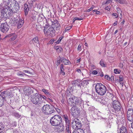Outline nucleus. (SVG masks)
Masks as SVG:
<instances>
[{
    "label": "nucleus",
    "instance_id": "obj_26",
    "mask_svg": "<svg viewBox=\"0 0 133 133\" xmlns=\"http://www.w3.org/2000/svg\"><path fill=\"white\" fill-rule=\"evenodd\" d=\"M38 15L35 14H32L31 16V19L32 21H35L37 18Z\"/></svg>",
    "mask_w": 133,
    "mask_h": 133
},
{
    "label": "nucleus",
    "instance_id": "obj_23",
    "mask_svg": "<svg viewBox=\"0 0 133 133\" xmlns=\"http://www.w3.org/2000/svg\"><path fill=\"white\" fill-rule=\"evenodd\" d=\"M64 120L66 123V125H69L70 122L68 120V117L67 115H64L63 116Z\"/></svg>",
    "mask_w": 133,
    "mask_h": 133
},
{
    "label": "nucleus",
    "instance_id": "obj_11",
    "mask_svg": "<svg viewBox=\"0 0 133 133\" xmlns=\"http://www.w3.org/2000/svg\"><path fill=\"white\" fill-rule=\"evenodd\" d=\"M9 29V26L7 23L1 24L0 25V30L3 32H7Z\"/></svg>",
    "mask_w": 133,
    "mask_h": 133
},
{
    "label": "nucleus",
    "instance_id": "obj_36",
    "mask_svg": "<svg viewBox=\"0 0 133 133\" xmlns=\"http://www.w3.org/2000/svg\"><path fill=\"white\" fill-rule=\"evenodd\" d=\"M119 3L121 4H126L127 3V2L125 0H120Z\"/></svg>",
    "mask_w": 133,
    "mask_h": 133
},
{
    "label": "nucleus",
    "instance_id": "obj_37",
    "mask_svg": "<svg viewBox=\"0 0 133 133\" xmlns=\"http://www.w3.org/2000/svg\"><path fill=\"white\" fill-rule=\"evenodd\" d=\"M48 128L47 126H43L42 127V130L45 132H46L48 129Z\"/></svg>",
    "mask_w": 133,
    "mask_h": 133
},
{
    "label": "nucleus",
    "instance_id": "obj_10",
    "mask_svg": "<svg viewBox=\"0 0 133 133\" xmlns=\"http://www.w3.org/2000/svg\"><path fill=\"white\" fill-rule=\"evenodd\" d=\"M52 28L56 30H59L60 29V26L58 22L57 21H54V22L52 21Z\"/></svg>",
    "mask_w": 133,
    "mask_h": 133
},
{
    "label": "nucleus",
    "instance_id": "obj_61",
    "mask_svg": "<svg viewBox=\"0 0 133 133\" xmlns=\"http://www.w3.org/2000/svg\"><path fill=\"white\" fill-rule=\"evenodd\" d=\"M77 71L78 73H80L81 72V71L79 69H78L77 70Z\"/></svg>",
    "mask_w": 133,
    "mask_h": 133
},
{
    "label": "nucleus",
    "instance_id": "obj_42",
    "mask_svg": "<svg viewBox=\"0 0 133 133\" xmlns=\"http://www.w3.org/2000/svg\"><path fill=\"white\" fill-rule=\"evenodd\" d=\"M81 44H79L78 45V48H77V49L78 51H81V50L82 49V48L81 47Z\"/></svg>",
    "mask_w": 133,
    "mask_h": 133
},
{
    "label": "nucleus",
    "instance_id": "obj_28",
    "mask_svg": "<svg viewBox=\"0 0 133 133\" xmlns=\"http://www.w3.org/2000/svg\"><path fill=\"white\" fill-rule=\"evenodd\" d=\"M127 118L128 121L133 122V115H127Z\"/></svg>",
    "mask_w": 133,
    "mask_h": 133
},
{
    "label": "nucleus",
    "instance_id": "obj_58",
    "mask_svg": "<svg viewBox=\"0 0 133 133\" xmlns=\"http://www.w3.org/2000/svg\"><path fill=\"white\" fill-rule=\"evenodd\" d=\"M24 75H25V74L24 73L18 74V76H23Z\"/></svg>",
    "mask_w": 133,
    "mask_h": 133
},
{
    "label": "nucleus",
    "instance_id": "obj_46",
    "mask_svg": "<svg viewBox=\"0 0 133 133\" xmlns=\"http://www.w3.org/2000/svg\"><path fill=\"white\" fill-rule=\"evenodd\" d=\"M31 91H27L26 92V95L28 96L31 94Z\"/></svg>",
    "mask_w": 133,
    "mask_h": 133
},
{
    "label": "nucleus",
    "instance_id": "obj_18",
    "mask_svg": "<svg viewBox=\"0 0 133 133\" xmlns=\"http://www.w3.org/2000/svg\"><path fill=\"white\" fill-rule=\"evenodd\" d=\"M9 92H7L6 91L3 92H2L0 94V96L2 98V99L5 100L6 97V96L7 93L9 94Z\"/></svg>",
    "mask_w": 133,
    "mask_h": 133
},
{
    "label": "nucleus",
    "instance_id": "obj_21",
    "mask_svg": "<svg viewBox=\"0 0 133 133\" xmlns=\"http://www.w3.org/2000/svg\"><path fill=\"white\" fill-rule=\"evenodd\" d=\"M120 133H127L126 128L124 127H121L120 129Z\"/></svg>",
    "mask_w": 133,
    "mask_h": 133
},
{
    "label": "nucleus",
    "instance_id": "obj_30",
    "mask_svg": "<svg viewBox=\"0 0 133 133\" xmlns=\"http://www.w3.org/2000/svg\"><path fill=\"white\" fill-rule=\"evenodd\" d=\"M117 13L120 14V18H121L122 17V11L119 8H117Z\"/></svg>",
    "mask_w": 133,
    "mask_h": 133
},
{
    "label": "nucleus",
    "instance_id": "obj_52",
    "mask_svg": "<svg viewBox=\"0 0 133 133\" xmlns=\"http://www.w3.org/2000/svg\"><path fill=\"white\" fill-rule=\"evenodd\" d=\"M4 127H3L0 126V132H2L3 131V129H4Z\"/></svg>",
    "mask_w": 133,
    "mask_h": 133
},
{
    "label": "nucleus",
    "instance_id": "obj_1",
    "mask_svg": "<svg viewBox=\"0 0 133 133\" xmlns=\"http://www.w3.org/2000/svg\"><path fill=\"white\" fill-rule=\"evenodd\" d=\"M112 99V106L115 110L116 113L117 114V115L123 117L124 113L122 111V107L119 102L115 97H113Z\"/></svg>",
    "mask_w": 133,
    "mask_h": 133
},
{
    "label": "nucleus",
    "instance_id": "obj_43",
    "mask_svg": "<svg viewBox=\"0 0 133 133\" xmlns=\"http://www.w3.org/2000/svg\"><path fill=\"white\" fill-rule=\"evenodd\" d=\"M71 26H69L66 27L65 30V32H66L69 30L70 29H71Z\"/></svg>",
    "mask_w": 133,
    "mask_h": 133
},
{
    "label": "nucleus",
    "instance_id": "obj_35",
    "mask_svg": "<svg viewBox=\"0 0 133 133\" xmlns=\"http://www.w3.org/2000/svg\"><path fill=\"white\" fill-rule=\"evenodd\" d=\"M121 70L117 69H115L114 70V72L116 74H119L121 72Z\"/></svg>",
    "mask_w": 133,
    "mask_h": 133
},
{
    "label": "nucleus",
    "instance_id": "obj_44",
    "mask_svg": "<svg viewBox=\"0 0 133 133\" xmlns=\"http://www.w3.org/2000/svg\"><path fill=\"white\" fill-rule=\"evenodd\" d=\"M83 19L82 18H79L78 17H75L73 19L74 21V22L76 20H81Z\"/></svg>",
    "mask_w": 133,
    "mask_h": 133
},
{
    "label": "nucleus",
    "instance_id": "obj_27",
    "mask_svg": "<svg viewBox=\"0 0 133 133\" xmlns=\"http://www.w3.org/2000/svg\"><path fill=\"white\" fill-rule=\"evenodd\" d=\"M61 59L63 63H64V64L65 65L68 64L69 63V61L63 57H62L61 58Z\"/></svg>",
    "mask_w": 133,
    "mask_h": 133
},
{
    "label": "nucleus",
    "instance_id": "obj_13",
    "mask_svg": "<svg viewBox=\"0 0 133 133\" xmlns=\"http://www.w3.org/2000/svg\"><path fill=\"white\" fill-rule=\"evenodd\" d=\"M80 129L82 133H91L89 126L88 125H85L83 129Z\"/></svg>",
    "mask_w": 133,
    "mask_h": 133
},
{
    "label": "nucleus",
    "instance_id": "obj_12",
    "mask_svg": "<svg viewBox=\"0 0 133 133\" xmlns=\"http://www.w3.org/2000/svg\"><path fill=\"white\" fill-rule=\"evenodd\" d=\"M9 8L7 6H4L3 9L2 11L1 15L3 17H8V13H7Z\"/></svg>",
    "mask_w": 133,
    "mask_h": 133
},
{
    "label": "nucleus",
    "instance_id": "obj_49",
    "mask_svg": "<svg viewBox=\"0 0 133 133\" xmlns=\"http://www.w3.org/2000/svg\"><path fill=\"white\" fill-rule=\"evenodd\" d=\"M92 74L94 75H96L98 74V72L96 70H94L92 71Z\"/></svg>",
    "mask_w": 133,
    "mask_h": 133
},
{
    "label": "nucleus",
    "instance_id": "obj_51",
    "mask_svg": "<svg viewBox=\"0 0 133 133\" xmlns=\"http://www.w3.org/2000/svg\"><path fill=\"white\" fill-rule=\"evenodd\" d=\"M112 0H107L105 4H109L111 3L112 2Z\"/></svg>",
    "mask_w": 133,
    "mask_h": 133
},
{
    "label": "nucleus",
    "instance_id": "obj_8",
    "mask_svg": "<svg viewBox=\"0 0 133 133\" xmlns=\"http://www.w3.org/2000/svg\"><path fill=\"white\" fill-rule=\"evenodd\" d=\"M72 123L73 127L75 128L80 129L82 126V124L79 120L76 118L72 120Z\"/></svg>",
    "mask_w": 133,
    "mask_h": 133
},
{
    "label": "nucleus",
    "instance_id": "obj_63",
    "mask_svg": "<svg viewBox=\"0 0 133 133\" xmlns=\"http://www.w3.org/2000/svg\"><path fill=\"white\" fill-rule=\"evenodd\" d=\"M125 22V21L124 20H123V21L121 22V24L122 25H123Z\"/></svg>",
    "mask_w": 133,
    "mask_h": 133
},
{
    "label": "nucleus",
    "instance_id": "obj_31",
    "mask_svg": "<svg viewBox=\"0 0 133 133\" xmlns=\"http://www.w3.org/2000/svg\"><path fill=\"white\" fill-rule=\"evenodd\" d=\"M9 8V9L8 10L9 11V12H8V16H10L11 14V13L12 12L13 10L11 8L9 7V6H7Z\"/></svg>",
    "mask_w": 133,
    "mask_h": 133
},
{
    "label": "nucleus",
    "instance_id": "obj_59",
    "mask_svg": "<svg viewBox=\"0 0 133 133\" xmlns=\"http://www.w3.org/2000/svg\"><path fill=\"white\" fill-rule=\"evenodd\" d=\"M60 69H64V66L63 64H61V65Z\"/></svg>",
    "mask_w": 133,
    "mask_h": 133
},
{
    "label": "nucleus",
    "instance_id": "obj_7",
    "mask_svg": "<svg viewBox=\"0 0 133 133\" xmlns=\"http://www.w3.org/2000/svg\"><path fill=\"white\" fill-rule=\"evenodd\" d=\"M44 28V33L46 35L52 37L55 35V31L53 28L49 27H47L45 26Z\"/></svg>",
    "mask_w": 133,
    "mask_h": 133
},
{
    "label": "nucleus",
    "instance_id": "obj_38",
    "mask_svg": "<svg viewBox=\"0 0 133 133\" xmlns=\"http://www.w3.org/2000/svg\"><path fill=\"white\" fill-rule=\"evenodd\" d=\"M94 7L95 6L94 5H92L89 9L87 10L86 11L87 12H89L91 11L94 8Z\"/></svg>",
    "mask_w": 133,
    "mask_h": 133
},
{
    "label": "nucleus",
    "instance_id": "obj_32",
    "mask_svg": "<svg viewBox=\"0 0 133 133\" xmlns=\"http://www.w3.org/2000/svg\"><path fill=\"white\" fill-rule=\"evenodd\" d=\"M73 83L75 84V85H77L78 86H80V83L77 80L74 81L73 82Z\"/></svg>",
    "mask_w": 133,
    "mask_h": 133
},
{
    "label": "nucleus",
    "instance_id": "obj_16",
    "mask_svg": "<svg viewBox=\"0 0 133 133\" xmlns=\"http://www.w3.org/2000/svg\"><path fill=\"white\" fill-rule=\"evenodd\" d=\"M30 42L32 43L34 45L37 46V44H38L39 43V41L38 39V38L37 37H36L31 40L30 41Z\"/></svg>",
    "mask_w": 133,
    "mask_h": 133
},
{
    "label": "nucleus",
    "instance_id": "obj_4",
    "mask_svg": "<svg viewBox=\"0 0 133 133\" xmlns=\"http://www.w3.org/2000/svg\"><path fill=\"white\" fill-rule=\"evenodd\" d=\"M62 120V117L60 115H55L51 118L50 123L52 125L56 127L59 125Z\"/></svg>",
    "mask_w": 133,
    "mask_h": 133
},
{
    "label": "nucleus",
    "instance_id": "obj_57",
    "mask_svg": "<svg viewBox=\"0 0 133 133\" xmlns=\"http://www.w3.org/2000/svg\"><path fill=\"white\" fill-rule=\"evenodd\" d=\"M42 98L43 99H44L45 101H48V98L44 96H42Z\"/></svg>",
    "mask_w": 133,
    "mask_h": 133
},
{
    "label": "nucleus",
    "instance_id": "obj_39",
    "mask_svg": "<svg viewBox=\"0 0 133 133\" xmlns=\"http://www.w3.org/2000/svg\"><path fill=\"white\" fill-rule=\"evenodd\" d=\"M100 64L101 66L104 67L105 66V64L104 63V62L103 60H101V61L100 62Z\"/></svg>",
    "mask_w": 133,
    "mask_h": 133
},
{
    "label": "nucleus",
    "instance_id": "obj_64",
    "mask_svg": "<svg viewBox=\"0 0 133 133\" xmlns=\"http://www.w3.org/2000/svg\"><path fill=\"white\" fill-rule=\"evenodd\" d=\"M87 104H86V105H87V106H90V103H89V102H87Z\"/></svg>",
    "mask_w": 133,
    "mask_h": 133
},
{
    "label": "nucleus",
    "instance_id": "obj_60",
    "mask_svg": "<svg viewBox=\"0 0 133 133\" xmlns=\"http://www.w3.org/2000/svg\"><path fill=\"white\" fill-rule=\"evenodd\" d=\"M117 21H116L114 23L113 25L114 26H116L117 25Z\"/></svg>",
    "mask_w": 133,
    "mask_h": 133
},
{
    "label": "nucleus",
    "instance_id": "obj_3",
    "mask_svg": "<svg viewBox=\"0 0 133 133\" xmlns=\"http://www.w3.org/2000/svg\"><path fill=\"white\" fill-rule=\"evenodd\" d=\"M95 88L96 92L99 95L101 96L104 95L107 90L106 87L101 83L97 84Z\"/></svg>",
    "mask_w": 133,
    "mask_h": 133
},
{
    "label": "nucleus",
    "instance_id": "obj_9",
    "mask_svg": "<svg viewBox=\"0 0 133 133\" xmlns=\"http://www.w3.org/2000/svg\"><path fill=\"white\" fill-rule=\"evenodd\" d=\"M71 114L74 117H75L79 115L80 110L77 107L73 106L70 109Z\"/></svg>",
    "mask_w": 133,
    "mask_h": 133
},
{
    "label": "nucleus",
    "instance_id": "obj_40",
    "mask_svg": "<svg viewBox=\"0 0 133 133\" xmlns=\"http://www.w3.org/2000/svg\"><path fill=\"white\" fill-rule=\"evenodd\" d=\"M14 115L16 117L19 118L21 116V115L18 113H15L14 114Z\"/></svg>",
    "mask_w": 133,
    "mask_h": 133
},
{
    "label": "nucleus",
    "instance_id": "obj_15",
    "mask_svg": "<svg viewBox=\"0 0 133 133\" xmlns=\"http://www.w3.org/2000/svg\"><path fill=\"white\" fill-rule=\"evenodd\" d=\"M16 3H17L15 0H8L7 2V5L9 7L11 8L14 6L15 4Z\"/></svg>",
    "mask_w": 133,
    "mask_h": 133
},
{
    "label": "nucleus",
    "instance_id": "obj_45",
    "mask_svg": "<svg viewBox=\"0 0 133 133\" xmlns=\"http://www.w3.org/2000/svg\"><path fill=\"white\" fill-rule=\"evenodd\" d=\"M18 24V26H17V28H21L22 26L23 25V24H22L21 23H18L17 24Z\"/></svg>",
    "mask_w": 133,
    "mask_h": 133
},
{
    "label": "nucleus",
    "instance_id": "obj_50",
    "mask_svg": "<svg viewBox=\"0 0 133 133\" xmlns=\"http://www.w3.org/2000/svg\"><path fill=\"white\" fill-rule=\"evenodd\" d=\"M118 66L120 68H122L123 66V64L122 63H120L119 65Z\"/></svg>",
    "mask_w": 133,
    "mask_h": 133
},
{
    "label": "nucleus",
    "instance_id": "obj_56",
    "mask_svg": "<svg viewBox=\"0 0 133 133\" xmlns=\"http://www.w3.org/2000/svg\"><path fill=\"white\" fill-rule=\"evenodd\" d=\"M112 15L114 16L115 18H117L118 17V15L116 13H114L112 14Z\"/></svg>",
    "mask_w": 133,
    "mask_h": 133
},
{
    "label": "nucleus",
    "instance_id": "obj_48",
    "mask_svg": "<svg viewBox=\"0 0 133 133\" xmlns=\"http://www.w3.org/2000/svg\"><path fill=\"white\" fill-rule=\"evenodd\" d=\"M105 78L108 80H110V77L108 75H105Z\"/></svg>",
    "mask_w": 133,
    "mask_h": 133
},
{
    "label": "nucleus",
    "instance_id": "obj_19",
    "mask_svg": "<svg viewBox=\"0 0 133 133\" xmlns=\"http://www.w3.org/2000/svg\"><path fill=\"white\" fill-rule=\"evenodd\" d=\"M8 37H11L10 39V41H14L17 37L16 35L15 34H11L8 35ZM7 37V36H6V37Z\"/></svg>",
    "mask_w": 133,
    "mask_h": 133
},
{
    "label": "nucleus",
    "instance_id": "obj_53",
    "mask_svg": "<svg viewBox=\"0 0 133 133\" xmlns=\"http://www.w3.org/2000/svg\"><path fill=\"white\" fill-rule=\"evenodd\" d=\"M55 109L58 113H60V112H61V111L59 109L57 108H56Z\"/></svg>",
    "mask_w": 133,
    "mask_h": 133
},
{
    "label": "nucleus",
    "instance_id": "obj_20",
    "mask_svg": "<svg viewBox=\"0 0 133 133\" xmlns=\"http://www.w3.org/2000/svg\"><path fill=\"white\" fill-rule=\"evenodd\" d=\"M24 10L25 15H27L29 10L28 5L26 4H24Z\"/></svg>",
    "mask_w": 133,
    "mask_h": 133
},
{
    "label": "nucleus",
    "instance_id": "obj_34",
    "mask_svg": "<svg viewBox=\"0 0 133 133\" xmlns=\"http://www.w3.org/2000/svg\"><path fill=\"white\" fill-rule=\"evenodd\" d=\"M42 91L46 95H50V93L48 92V90L45 89H42Z\"/></svg>",
    "mask_w": 133,
    "mask_h": 133
},
{
    "label": "nucleus",
    "instance_id": "obj_25",
    "mask_svg": "<svg viewBox=\"0 0 133 133\" xmlns=\"http://www.w3.org/2000/svg\"><path fill=\"white\" fill-rule=\"evenodd\" d=\"M54 48L59 52H61L63 50L62 48L60 46H54Z\"/></svg>",
    "mask_w": 133,
    "mask_h": 133
},
{
    "label": "nucleus",
    "instance_id": "obj_33",
    "mask_svg": "<svg viewBox=\"0 0 133 133\" xmlns=\"http://www.w3.org/2000/svg\"><path fill=\"white\" fill-rule=\"evenodd\" d=\"M123 80V77L122 76L119 77V79H118V81L120 82V83L121 85L123 86V83L122 82H121Z\"/></svg>",
    "mask_w": 133,
    "mask_h": 133
},
{
    "label": "nucleus",
    "instance_id": "obj_6",
    "mask_svg": "<svg viewBox=\"0 0 133 133\" xmlns=\"http://www.w3.org/2000/svg\"><path fill=\"white\" fill-rule=\"evenodd\" d=\"M42 111L46 115H49L53 113L55 111L54 110V107H50L48 104L44 105L42 108Z\"/></svg>",
    "mask_w": 133,
    "mask_h": 133
},
{
    "label": "nucleus",
    "instance_id": "obj_14",
    "mask_svg": "<svg viewBox=\"0 0 133 133\" xmlns=\"http://www.w3.org/2000/svg\"><path fill=\"white\" fill-rule=\"evenodd\" d=\"M55 130V131L58 132H60L63 131L64 129V126L63 125H61L59 126H57Z\"/></svg>",
    "mask_w": 133,
    "mask_h": 133
},
{
    "label": "nucleus",
    "instance_id": "obj_54",
    "mask_svg": "<svg viewBox=\"0 0 133 133\" xmlns=\"http://www.w3.org/2000/svg\"><path fill=\"white\" fill-rule=\"evenodd\" d=\"M110 8H111L110 7V6H108L106 7L105 8V9L106 10H108V11H109L110 10Z\"/></svg>",
    "mask_w": 133,
    "mask_h": 133
},
{
    "label": "nucleus",
    "instance_id": "obj_2",
    "mask_svg": "<svg viewBox=\"0 0 133 133\" xmlns=\"http://www.w3.org/2000/svg\"><path fill=\"white\" fill-rule=\"evenodd\" d=\"M68 105L70 107L79 106L83 103V101L79 97L72 96L67 100Z\"/></svg>",
    "mask_w": 133,
    "mask_h": 133
},
{
    "label": "nucleus",
    "instance_id": "obj_5",
    "mask_svg": "<svg viewBox=\"0 0 133 133\" xmlns=\"http://www.w3.org/2000/svg\"><path fill=\"white\" fill-rule=\"evenodd\" d=\"M31 101L35 105H39L42 102L41 95L38 93H36L31 96Z\"/></svg>",
    "mask_w": 133,
    "mask_h": 133
},
{
    "label": "nucleus",
    "instance_id": "obj_47",
    "mask_svg": "<svg viewBox=\"0 0 133 133\" xmlns=\"http://www.w3.org/2000/svg\"><path fill=\"white\" fill-rule=\"evenodd\" d=\"M20 23H21L22 24H23L24 23V21L21 19H19V21H18V22Z\"/></svg>",
    "mask_w": 133,
    "mask_h": 133
},
{
    "label": "nucleus",
    "instance_id": "obj_17",
    "mask_svg": "<svg viewBox=\"0 0 133 133\" xmlns=\"http://www.w3.org/2000/svg\"><path fill=\"white\" fill-rule=\"evenodd\" d=\"M11 8L13 10V11L14 12H16L18 11L19 9V8L18 2L16 3V4H15Z\"/></svg>",
    "mask_w": 133,
    "mask_h": 133
},
{
    "label": "nucleus",
    "instance_id": "obj_55",
    "mask_svg": "<svg viewBox=\"0 0 133 133\" xmlns=\"http://www.w3.org/2000/svg\"><path fill=\"white\" fill-rule=\"evenodd\" d=\"M101 102L104 104H106L107 103V101L104 100H102L101 101Z\"/></svg>",
    "mask_w": 133,
    "mask_h": 133
},
{
    "label": "nucleus",
    "instance_id": "obj_24",
    "mask_svg": "<svg viewBox=\"0 0 133 133\" xmlns=\"http://www.w3.org/2000/svg\"><path fill=\"white\" fill-rule=\"evenodd\" d=\"M127 115H133V108H129L128 109Z\"/></svg>",
    "mask_w": 133,
    "mask_h": 133
},
{
    "label": "nucleus",
    "instance_id": "obj_29",
    "mask_svg": "<svg viewBox=\"0 0 133 133\" xmlns=\"http://www.w3.org/2000/svg\"><path fill=\"white\" fill-rule=\"evenodd\" d=\"M66 133H71L70 129H69V125H66L65 126Z\"/></svg>",
    "mask_w": 133,
    "mask_h": 133
},
{
    "label": "nucleus",
    "instance_id": "obj_62",
    "mask_svg": "<svg viewBox=\"0 0 133 133\" xmlns=\"http://www.w3.org/2000/svg\"><path fill=\"white\" fill-rule=\"evenodd\" d=\"M23 71L25 73H29V72L28 71V70H23Z\"/></svg>",
    "mask_w": 133,
    "mask_h": 133
},
{
    "label": "nucleus",
    "instance_id": "obj_22",
    "mask_svg": "<svg viewBox=\"0 0 133 133\" xmlns=\"http://www.w3.org/2000/svg\"><path fill=\"white\" fill-rule=\"evenodd\" d=\"M18 22V20L17 19H16L15 18H14L12 19L11 22L12 25L13 26H15L17 25Z\"/></svg>",
    "mask_w": 133,
    "mask_h": 133
},
{
    "label": "nucleus",
    "instance_id": "obj_41",
    "mask_svg": "<svg viewBox=\"0 0 133 133\" xmlns=\"http://www.w3.org/2000/svg\"><path fill=\"white\" fill-rule=\"evenodd\" d=\"M63 37H61L59 38L58 40L57 41V42H55V43H56L58 44H59L60 43V42L61 41L62 39L63 38Z\"/></svg>",
    "mask_w": 133,
    "mask_h": 133
}]
</instances>
